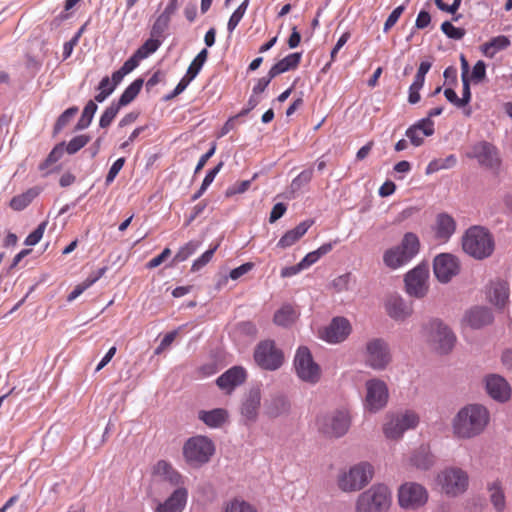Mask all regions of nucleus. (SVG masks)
Returning a JSON list of instances; mask_svg holds the SVG:
<instances>
[{"instance_id": "nucleus-32", "label": "nucleus", "mask_w": 512, "mask_h": 512, "mask_svg": "<svg viewBox=\"0 0 512 512\" xmlns=\"http://www.w3.org/2000/svg\"><path fill=\"white\" fill-rule=\"evenodd\" d=\"M302 54L299 52L291 53L279 60L276 64H274L271 69V76H277L286 71L293 70L298 67L301 61Z\"/></svg>"}, {"instance_id": "nucleus-59", "label": "nucleus", "mask_w": 512, "mask_h": 512, "mask_svg": "<svg viewBox=\"0 0 512 512\" xmlns=\"http://www.w3.org/2000/svg\"><path fill=\"white\" fill-rule=\"evenodd\" d=\"M404 10L405 7L403 5H400L390 13L384 24V32H388L396 24Z\"/></svg>"}, {"instance_id": "nucleus-5", "label": "nucleus", "mask_w": 512, "mask_h": 512, "mask_svg": "<svg viewBox=\"0 0 512 512\" xmlns=\"http://www.w3.org/2000/svg\"><path fill=\"white\" fill-rule=\"evenodd\" d=\"M390 505L389 488L384 484H376L358 496L355 512H387Z\"/></svg>"}, {"instance_id": "nucleus-10", "label": "nucleus", "mask_w": 512, "mask_h": 512, "mask_svg": "<svg viewBox=\"0 0 512 512\" xmlns=\"http://www.w3.org/2000/svg\"><path fill=\"white\" fill-rule=\"evenodd\" d=\"M294 367L297 376L302 381L316 384L320 380V366L314 361L310 350L306 346L298 348L294 358Z\"/></svg>"}, {"instance_id": "nucleus-21", "label": "nucleus", "mask_w": 512, "mask_h": 512, "mask_svg": "<svg viewBox=\"0 0 512 512\" xmlns=\"http://www.w3.org/2000/svg\"><path fill=\"white\" fill-rule=\"evenodd\" d=\"M351 333L350 322L345 317H335L324 329L322 338L329 343H340Z\"/></svg>"}, {"instance_id": "nucleus-51", "label": "nucleus", "mask_w": 512, "mask_h": 512, "mask_svg": "<svg viewBox=\"0 0 512 512\" xmlns=\"http://www.w3.org/2000/svg\"><path fill=\"white\" fill-rule=\"evenodd\" d=\"M78 112V108L76 106L70 107L67 110H65L57 119L55 125L53 134L57 135L70 121L72 117H74Z\"/></svg>"}, {"instance_id": "nucleus-20", "label": "nucleus", "mask_w": 512, "mask_h": 512, "mask_svg": "<svg viewBox=\"0 0 512 512\" xmlns=\"http://www.w3.org/2000/svg\"><path fill=\"white\" fill-rule=\"evenodd\" d=\"M291 412V402L283 393L270 395L264 402V415L269 419L287 417Z\"/></svg>"}, {"instance_id": "nucleus-64", "label": "nucleus", "mask_w": 512, "mask_h": 512, "mask_svg": "<svg viewBox=\"0 0 512 512\" xmlns=\"http://www.w3.org/2000/svg\"><path fill=\"white\" fill-rule=\"evenodd\" d=\"M177 330L167 333L164 338L161 340L159 346L155 349V354H161L166 348H168L172 342L175 340L177 336Z\"/></svg>"}, {"instance_id": "nucleus-15", "label": "nucleus", "mask_w": 512, "mask_h": 512, "mask_svg": "<svg viewBox=\"0 0 512 512\" xmlns=\"http://www.w3.org/2000/svg\"><path fill=\"white\" fill-rule=\"evenodd\" d=\"M365 360L366 364L375 370L385 369L391 360L388 344L381 338L368 341Z\"/></svg>"}, {"instance_id": "nucleus-1", "label": "nucleus", "mask_w": 512, "mask_h": 512, "mask_svg": "<svg viewBox=\"0 0 512 512\" xmlns=\"http://www.w3.org/2000/svg\"><path fill=\"white\" fill-rule=\"evenodd\" d=\"M489 418V412L483 405H466L458 411L452 420L453 433L460 439L476 437L484 431Z\"/></svg>"}, {"instance_id": "nucleus-61", "label": "nucleus", "mask_w": 512, "mask_h": 512, "mask_svg": "<svg viewBox=\"0 0 512 512\" xmlns=\"http://www.w3.org/2000/svg\"><path fill=\"white\" fill-rule=\"evenodd\" d=\"M254 267V264L252 262H246L242 265H240L237 268H234L230 271L229 277L232 280H237L243 275L247 274L249 271H251Z\"/></svg>"}, {"instance_id": "nucleus-31", "label": "nucleus", "mask_w": 512, "mask_h": 512, "mask_svg": "<svg viewBox=\"0 0 512 512\" xmlns=\"http://www.w3.org/2000/svg\"><path fill=\"white\" fill-rule=\"evenodd\" d=\"M313 220H305L299 223L295 228L288 230L278 241L277 246L285 249L296 243L308 229L313 225Z\"/></svg>"}, {"instance_id": "nucleus-49", "label": "nucleus", "mask_w": 512, "mask_h": 512, "mask_svg": "<svg viewBox=\"0 0 512 512\" xmlns=\"http://www.w3.org/2000/svg\"><path fill=\"white\" fill-rule=\"evenodd\" d=\"M65 142L58 143L48 154L47 158L43 163L39 165L40 170H45L51 164L57 162L64 154Z\"/></svg>"}, {"instance_id": "nucleus-25", "label": "nucleus", "mask_w": 512, "mask_h": 512, "mask_svg": "<svg viewBox=\"0 0 512 512\" xmlns=\"http://www.w3.org/2000/svg\"><path fill=\"white\" fill-rule=\"evenodd\" d=\"M486 391L495 400L504 402L510 398V386L507 381L499 375L486 377Z\"/></svg>"}, {"instance_id": "nucleus-58", "label": "nucleus", "mask_w": 512, "mask_h": 512, "mask_svg": "<svg viewBox=\"0 0 512 512\" xmlns=\"http://www.w3.org/2000/svg\"><path fill=\"white\" fill-rule=\"evenodd\" d=\"M237 330L240 334L255 338L258 333L256 325L251 321H243L237 324Z\"/></svg>"}, {"instance_id": "nucleus-63", "label": "nucleus", "mask_w": 512, "mask_h": 512, "mask_svg": "<svg viewBox=\"0 0 512 512\" xmlns=\"http://www.w3.org/2000/svg\"><path fill=\"white\" fill-rule=\"evenodd\" d=\"M250 185H251V180H244L239 183H236L235 185L229 187L226 190V196L230 197L235 194L244 193L245 191H247L249 189Z\"/></svg>"}, {"instance_id": "nucleus-17", "label": "nucleus", "mask_w": 512, "mask_h": 512, "mask_svg": "<svg viewBox=\"0 0 512 512\" xmlns=\"http://www.w3.org/2000/svg\"><path fill=\"white\" fill-rule=\"evenodd\" d=\"M468 157L477 159L480 166L490 170H498L501 165V158L497 147L487 141L476 143Z\"/></svg>"}, {"instance_id": "nucleus-42", "label": "nucleus", "mask_w": 512, "mask_h": 512, "mask_svg": "<svg viewBox=\"0 0 512 512\" xmlns=\"http://www.w3.org/2000/svg\"><path fill=\"white\" fill-rule=\"evenodd\" d=\"M456 163L457 158L453 154L449 155L445 159H434L428 164L426 174L429 175L439 170L450 169L454 167Z\"/></svg>"}, {"instance_id": "nucleus-8", "label": "nucleus", "mask_w": 512, "mask_h": 512, "mask_svg": "<svg viewBox=\"0 0 512 512\" xmlns=\"http://www.w3.org/2000/svg\"><path fill=\"white\" fill-rule=\"evenodd\" d=\"M318 431L328 438L344 436L351 425V417L345 410H335L317 418Z\"/></svg>"}, {"instance_id": "nucleus-35", "label": "nucleus", "mask_w": 512, "mask_h": 512, "mask_svg": "<svg viewBox=\"0 0 512 512\" xmlns=\"http://www.w3.org/2000/svg\"><path fill=\"white\" fill-rule=\"evenodd\" d=\"M298 315L291 305L286 304L275 312L273 322L277 326L289 327L297 320Z\"/></svg>"}, {"instance_id": "nucleus-33", "label": "nucleus", "mask_w": 512, "mask_h": 512, "mask_svg": "<svg viewBox=\"0 0 512 512\" xmlns=\"http://www.w3.org/2000/svg\"><path fill=\"white\" fill-rule=\"evenodd\" d=\"M411 463L416 468L421 470H428L434 464V456L432 455L428 446H420L412 455Z\"/></svg>"}, {"instance_id": "nucleus-14", "label": "nucleus", "mask_w": 512, "mask_h": 512, "mask_svg": "<svg viewBox=\"0 0 512 512\" xmlns=\"http://www.w3.org/2000/svg\"><path fill=\"white\" fill-rule=\"evenodd\" d=\"M261 399V389L258 386L251 387L243 395L239 410L244 425L249 426L257 422Z\"/></svg>"}, {"instance_id": "nucleus-48", "label": "nucleus", "mask_w": 512, "mask_h": 512, "mask_svg": "<svg viewBox=\"0 0 512 512\" xmlns=\"http://www.w3.org/2000/svg\"><path fill=\"white\" fill-rule=\"evenodd\" d=\"M170 21L171 19L160 14L152 25L150 31L151 37L158 39L163 37L165 31L169 28Z\"/></svg>"}, {"instance_id": "nucleus-11", "label": "nucleus", "mask_w": 512, "mask_h": 512, "mask_svg": "<svg viewBox=\"0 0 512 512\" xmlns=\"http://www.w3.org/2000/svg\"><path fill=\"white\" fill-rule=\"evenodd\" d=\"M365 387V409L371 413H376L385 408L389 399L387 384L381 379L373 378L366 381Z\"/></svg>"}, {"instance_id": "nucleus-30", "label": "nucleus", "mask_w": 512, "mask_h": 512, "mask_svg": "<svg viewBox=\"0 0 512 512\" xmlns=\"http://www.w3.org/2000/svg\"><path fill=\"white\" fill-rule=\"evenodd\" d=\"M434 230L438 240L447 241L456 230V222L449 214L440 213L437 215Z\"/></svg>"}, {"instance_id": "nucleus-22", "label": "nucleus", "mask_w": 512, "mask_h": 512, "mask_svg": "<svg viewBox=\"0 0 512 512\" xmlns=\"http://www.w3.org/2000/svg\"><path fill=\"white\" fill-rule=\"evenodd\" d=\"M385 307L387 314L396 321H403L413 313L412 304L396 294L387 298Z\"/></svg>"}, {"instance_id": "nucleus-36", "label": "nucleus", "mask_w": 512, "mask_h": 512, "mask_svg": "<svg viewBox=\"0 0 512 512\" xmlns=\"http://www.w3.org/2000/svg\"><path fill=\"white\" fill-rule=\"evenodd\" d=\"M39 194V189L34 187L28 189L26 192L14 196L10 200V207L15 211H21L25 209Z\"/></svg>"}, {"instance_id": "nucleus-34", "label": "nucleus", "mask_w": 512, "mask_h": 512, "mask_svg": "<svg viewBox=\"0 0 512 512\" xmlns=\"http://www.w3.org/2000/svg\"><path fill=\"white\" fill-rule=\"evenodd\" d=\"M509 46L510 39L505 35H500L482 44L480 50L486 57L493 58L497 52L505 50Z\"/></svg>"}, {"instance_id": "nucleus-29", "label": "nucleus", "mask_w": 512, "mask_h": 512, "mask_svg": "<svg viewBox=\"0 0 512 512\" xmlns=\"http://www.w3.org/2000/svg\"><path fill=\"white\" fill-rule=\"evenodd\" d=\"M229 418V413L224 408H215L212 410H200L198 419L201 420L209 428L222 427Z\"/></svg>"}, {"instance_id": "nucleus-56", "label": "nucleus", "mask_w": 512, "mask_h": 512, "mask_svg": "<svg viewBox=\"0 0 512 512\" xmlns=\"http://www.w3.org/2000/svg\"><path fill=\"white\" fill-rule=\"evenodd\" d=\"M47 224H48L47 221L41 222L38 225V227L26 237L25 245H27V246H34V245H36L41 240V238L43 237V234L45 232Z\"/></svg>"}, {"instance_id": "nucleus-41", "label": "nucleus", "mask_w": 512, "mask_h": 512, "mask_svg": "<svg viewBox=\"0 0 512 512\" xmlns=\"http://www.w3.org/2000/svg\"><path fill=\"white\" fill-rule=\"evenodd\" d=\"M97 104L93 100H89L83 109L82 115L78 120L75 130H83L87 128L93 119L95 112L97 111Z\"/></svg>"}, {"instance_id": "nucleus-40", "label": "nucleus", "mask_w": 512, "mask_h": 512, "mask_svg": "<svg viewBox=\"0 0 512 512\" xmlns=\"http://www.w3.org/2000/svg\"><path fill=\"white\" fill-rule=\"evenodd\" d=\"M144 80L142 78H138L135 81H133L122 93L120 96L117 104L121 107L128 105L131 103L139 94L142 86H143Z\"/></svg>"}, {"instance_id": "nucleus-44", "label": "nucleus", "mask_w": 512, "mask_h": 512, "mask_svg": "<svg viewBox=\"0 0 512 512\" xmlns=\"http://www.w3.org/2000/svg\"><path fill=\"white\" fill-rule=\"evenodd\" d=\"M200 242L199 241H189L184 246L180 247V249L177 251L173 258L174 263H179L187 260L192 254L195 253V251L199 248Z\"/></svg>"}, {"instance_id": "nucleus-46", "label": "nucleus", "mask_w": 512, "mask_h": 512, "mask_svg": "<svg viewBox=\"0 0 512 512\" xmlns=\"http://www.w3.org/2000/svg\"><path fill=\"white\" fill-rule=\"evenodd\" d=\"M161 45V41L158 38L151 37L146 40L143 45H141L136 50V56L140 59H144L148 57L150 54L154 53Z\"/></svg>"}, {"instance_id": "nucleus-47", "label": "nucleus", "mask_w": 512, "mask_h": 512, "mask_svg": "<svg viewBox=\"0 0 512 512\" xmlns=\"http://www.w3.org/2000/svg\"><path fill=\"white\" fill-rule=\"evenodd\" d=\"M223 512H257V510L244 500L233 499L226 503Z\"/></svg>"}, {"instance_id": "nucleus-18", "label": "nucleus", "mask_w": 512, "mask_h": 512, "mask_svg": "<svg viewBox=\"0 0 512 512\" xmlns=\"http://www.w3.org/2000/svg\"><path fill=\"white\" fill-rule=\"evenodd\" d=\"M433 270L436 278L441 283H448L460 271V263L456 256L442 253L435 257Z\"/></svg>"}, {"instance_id": "nucleus-53", "label": "nucleus", "mask_w": 512, "mask_h": 512, "mask_svg": "<svg viewBox=\"0 0 512 512\" xmlns=\"http://www.w3.org/2000/svg\"><path fill=\"white\" fill-rule=\"evenodd\" d=\"M248 4H249V0H244L238 6V8L233 12V14L231 15V17L228 21V25H227L229 32H232L237 27V25L239 24V22L241 21L242 17L244 16V14L246 12Z\"/></svg>"}, {"instance_id": "nucleus-57", "label": "nucleus", "mask_w": 512, "mask_h": 512, "mask_svg": "<svg viewBox=\"0 0 512 512\" xmlns=\"http://www.w3.org/2000/svg\"><path fill=\"white\" fill-rule=\"evenodd\" d=\"M350 280L351 273H345L333 279L330 285L335 292L339 293L349 289Z\"/></svg>"}, {"instance_id": "nucleus-55", "label": "nucleus", "mask_w": 512, "mask_h": 512, "mask_svg": "<svg viewBox=\"0 0 512 512\" xmlns=\"http://www.w3.org/2000/svg\"><path fill=\"white\" fill-rule=\"evenodd\" d=\"M218 246H219L218 244L215 245L213 248L207 250L199 258H197L191 266V271L192 272L199 271L201 268H203L205 265H207L211 261Z\"/></svg>"}, {"instance_id": "nucleus-37", "label": "nucleus", "mask_w": 512, "mask_h": 512, "mask_svg": "<svg viewBox=\"0 0 512 512\" xmlns=\"http://www.w3.org/2000/svg\"><path fill=\"white\" fill-rule=\"evenodd\" d=\"M508 287L505 283L498 282L491 288L489 298L491 303L499 308H503L508 300Z\"/></svg>"}, {"instance_id": "nucleus-4", "label": "nucleus", "mask_w": 512, "mask_h": 512, "mask_svg": "<svg viewBox=\"0 0 512 512\" xmlns=\"http://www.w3.org/2000/svg\"><path fill=\"white\" fill-rule=\"evenodd\" d=\"M420 249L418 236L413 232L404 234L401 243L387 249L383 254V262L390 269H397L408 263Z\"/></svg>"}, {"instance_id": "nucleus-23", "label": "nucleus", "mask_w": 512, "mask_h": 512, "mask_svg": "<svg viewBox=\"0 0 512 512\" xmlns=\"http://www.w3.org/2000/svg\"><path fill=\"white\" fill-rule=\"evenodd\" d=\"M187 497V489L178 487L164 502L158 503L155 512H182L186 506Z\"/></svg>"}, {"instance_id": "nucleus-13", "label": "nucleus", "mask_w": 512, "mask_h": 512, "mask_svg": "<svg viewBox=\"0 0 512 512\" xmlns=\"http://www.w3.org/2000/svg\"><path fill=\"white\" fill-rule=\"evenodd\" d=\"M442 490L449 495L457 496L466 491L468 487L467 473L456 467L445 469L439 475Z\"/></svg>"}, {"instance_id": "nucleus-45", "label": "nucleus", "mask_w": 512, "mask_h": 512, "mask_svg": "<svg viewBox=\"0 0 512 512\" xmlns=\"http://www.w3.org/2000/svg\"><path fill=\"white\" fill-rule=\"evenodd\" d=\"M313 177V169L308 168L295 177L290 184V192L292 194L298 192L304 185H307Z\"/></svg>"}, {"instance_id": "nucleus-19", "label": "nucleus", "mask_w": 512, "mask_h": 512, "mask_svg": "<svg viewBox=\"0 0 512 512\" xmlns=\"http://www.w3.org/2000/svg\"><path fill=\"white\" fill-rule=\"evenodd\" d=\"M418 421L419 418L415 413L407 411L404 414L397 415L386 423L384 433L387 438L398 439L406 430L414 428L418 424Z\"/></svg>"}, {"instance_id": "nucleus-9", "label": "nucleus", "mask_w": 512, "mask_h": 512, "mask_svg": "<svg viewBox=\"0 0 512 512\" xmlns=\"http://www.w3.org/2000/svg\"><path fill=\"white\" fill-rule=\"evenodd\" d=\"M253 357L255 363L267 371L279 369L284 362V354L273 340L260 341L254 349Z\"/></svg>"}, {"instance_id": "nucleus-24", "label": "nucleus", "mask_w": 512, "mask_h": 512, "mask_svg": "<svg viewBox=\"0 0 512 512\" xmlns=\"http://www.w3.org/2000/svg\"><path fill=\"white\" fill-rule=\"evenodd\" d=\"M494 320L492 311L488 307L474 306L466 311L464 321L472 329H480L490 325Z\"/></svg>"}, {"instance_id": "nucleus-38", "label": "nucleus", "mask_w": 512, "mask_h": 512, "mask_svg": "<svg viewBox=\"0 0 512 512\" xmlns=\"http://www.w3.org/2000/svg\"><path fill=\"white\" fill-rule=\"evenodd\" d=\"M107 267L100 268L95 275H90L84 282L77 285L74 290L68 295L67 301L72 302L79 295H81L87 288L92 286L96 281H98L106 272Z\"/></svg>"}, {"instance_id": "nucleus-39", "label": "nucleus", "mask_w": 512, "mask_h": 512, "mask_svg": "<svg viewBox=\"0 0 512 512\" xmlns=\"http://www.w3.org/2000/svg\"><path fill=\"white\" fill-rule=\"evenodd\" d=\"M490 500L497 511L505 508V495L501 486V482L496 480L488 485Z\"/></svg>"}, {"instance_id": "nucleus-6", "label": "nucleus", "mask_w": 512, "mask_h": 512, "mask_svg": "<svg viewBox=\"0 0 512 512\" xmlns=\"http://www.w3.org/2000/svg\"><path fill=\"white\" fill-rule=\"evenodd\" d=\"M374 469L368 462H361L337 476V486L343 492H356L364 488L373 478Z\"/></svg>"}, {"instance_id": "nucleus-52", "label": "nucleus", "mask_w": 512, "mask_h": 512, "mask_svg": "<svg viewBox=\"0 0 512 512\" xmlns=\"http://www.w3.org/2000/svg\"><path fill=\"white\" fill-rule=\"evenodd\" d=\"M120 108L121 106L115 102L107 107L100 117L99 126L101 128H107L118 114Z\"/></svg>"}, {"instance_id": "nucleus-62", "label": "nucleus", "mask_w": 512, "mask_h": 512, "mask_svg": "<svg viewBox=\"0 0 512 512\" xmlns=\"http://www.w3.org/2000/svg\"><path fill=\"white\" fill-rule=\"evenodd\" d=\"M125 163V158H119L117 159L112 166L110 167L108 174L106 176V184L109 185L113 182L119 171L122 169L123 165Z\"/></svg>"}, {"instance_id": "nucleus-27", "label": "nucleus", "mask_w": 512, "mask_h": 512, "mask_svg": "<svg viewBox=\"0 0 512 512\" xmlns=\"http://www.w3.org/2000/svg\"><path fill=\"white\" fill-rule=\"evenodd\" d=\"M246 380V371L240 366H234L224 372L216 380L217 386L222 390L232 391Z\"/></svg>"}, {"instance_id": "nucleus-43", "label": "nucleus", "mask_w": 512, "mask_h": 512, "mask_svg": "<svg viewBox=\"0 0 512 512\" xmlns=\"http://www.w3.org/2000/svg\"><path fill=\"white\" fill-rule=\"evenodd\" d=\"M208 57L207 49H202L188 67L186 77L191 81L197 76Z\"/></svg>"}, {"instance_id": "nucleus-50", "label": "nucleus", "mask_w": 512, "mask_h": 512, "mask_svg": "<svg viewBox=\"0 0 512 512\" xmlns=\"http://www.w3.org/2000/svg\"><path fill=\"white\" fill-rule=\"evenodd\" d=\"M90 140L91 138L88 135L75 136L65 145V150L68 154L73 155L86 146Z\"/></svg>"}, {"instance_id": "nucleus-12", "label": "nucleus", "mask_w": 512, "mask_h": 512, "mask_svg": "<svg viewBox=\"0 0 512 512\" xmlns=\"http://www.w3.org/2000/svg\"><path fill=\"white\" fill-rule=\"evenodd\" d=\"M427 500V490L418 483H404L398 490V502L404 509L416 510L424 506Z\"/></svg>"}, {"instance_id": "nucleus-7", "label": "nucleus", "mask_w": 512, "mask_h": 512, "mask_svg": "<svg viewBox=\"0 0 512 512\" xmlns=\"http://www.w3.org/2000/svg\"><path fill=\"white\" fill-rule=\"evenodd\" d=\"M427 342L440 354L449 353L456 342L450 328L439 319L431 320L424 328Z\"/></svg>"}, {"instance_id": "nucleus-3", "label": "nucleus", "mask_w": 512, "mask_h": 512, "mask_svg": "<svg viewBox=\"0 0 512 512\" xmlns=\"http://www.w3.org/2000/svg\"><path fill=\"white\" fill-rule=\"evenodd\" d=\"M216 447L212 439L205 435L188 438L183 445L182 454L186 464L191 468H201L210 462Z\"/></svg>"}, {"instance_id": "nucleus-16", "label": "nucleus", "mask_w": 512, "mask_h": 512, "mask_svg": "<svg viewBox=\"0 0 512 512\" xmlns=\"http://www.w3.org/2000/svg\"><path fill=\"white\" fill-rule=\"evenodd\" d=\"M429 276L428 266L421 264L405 275L406 292L413 297L423 298L428 292L427 279Z\"/></svg>"}, {"instance_id": "nucleus-28", "label": "nucleus", "mask_w": 512, "mask_h": 512, "mask_svg": "<svg viewBox=\"0 0 512 512\" xmlns=\"http://www.w3.org/2000/svg\"><path fill=\"white\" fill-rule=\"evenodd\" d=\"M153 474L156 477H159L161 480L168 482L172 486H178L183 484V477L182 475L173 468V466L165 461V460H159L154 468H153Z\"/></svg>"}, {"instance_id": "nucleus-60", "label": "nucleus", "mask_w": 512, "mask_h": 512, "mask_svg": "<svg viewBox=\"0 0 512 512\" xmlns=\"http://www.w3.org/2000/svg\"><path fill=\"white\" fill-rule=\"evenodd\" d=\"M486 76V65L482 60L476 62L473 66L471 79L475 83L481 82Z\"/></svg>"}, {"instance_id": "nucleus-54", "label": "nucleus", "mask_w": 512, "mask_h": 512, "mask_svg": "<svg viewBox=\"0 0 512 512\" xmlns=\"http://www.w3.org/2000/svg\"><path fill=\"white\" fill-rule=\"evenodd\" d=\"M441 30L448 38L454 40H460L466 34L464 28L455 27L450 21L443 22L441 25Z\"/></svg>"}, {"instance_id": "nucleus-26", "label": "nucleus", "mask_w": 512, "mask_h": 512, "mask_svg": "<svg viewBox=\"0 0 512 512\" xmlns=\"http://www.w3.org/2000/svg\"><path fill=\"white\" fill-rule=\"evenodd\" d=\"M434 134V122L429 118H423L417 123L410 126L405 135L410 140L411 144L418 147L423 144V136H431Z\"/></svg>"}, {"instance_id": "nucleus-2", "label": "nucleus", "mask_w": 512, "mask_h": 512, "mask_svg": "<svg viewBox=\"0 0 512 512\" xmlns=\"http://www.w3.org/2000/svg\"><path fill=\"white\" fill-rule=\"evenodd\" d=\"M462 248L467 255L476 260L486 259L494 252V237L482 226L470 227L462 237Z\"/></svg>"}]
</instances>
